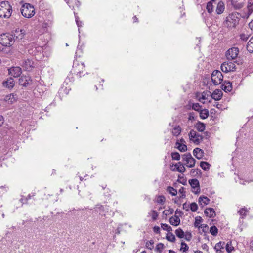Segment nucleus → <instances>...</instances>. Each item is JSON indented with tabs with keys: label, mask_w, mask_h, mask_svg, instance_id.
<instances>
[{
	"label": "nucleus",
	"mask_w": 253,
	"mask_h": 253,
	"mask_svg": "<svg viewBox=\"0 0 253 253\" xmlns=\"http://www.w3.org/2000/svg\"><path fill=\"white\" fill-rule=\"evenodd\" d=\"M240 17H242L241 12L231 13L226 18L223 24L225 27L234 28L238 24Z\"/></svg>",
	"instance_id": "nucleus-1"
},
{
	"label": "nucleus",
	"mask_w": 253,
	"mask_h": 253,
	"mask_svg": "<svg viewBox=\"0 0 253 253\" xmlns=\"http://www.w3.org/2000/svg\"><path fill=\"white\" fill-rule=\"evenodd\" d=\"M13 11L12 6L7 1L0 2V17L9 18Z\"/></svg>",
	"instance_id": "nucleus-2"
},
{
	"label": "nucleus",
	"mask_w": 253,
	"mask_h": 253,
	"mask_svg": "<svg viewBox=\"0 0 253 253\" xmlns=\"http://www.w3.org/2000/svg\"><path fill=\"white\" fill-rule=\"evenodd\" d=\"M14 42V37L12 34L3 33L0 36V43L5 46H10Z\"/></svg>",
	"instance_id": "nucleus-3"
},
{
	"label": "nucleus",
	"mask_w": 253,
	"mask_h": 253,
	"mask_svg": "<svg viewBox=\"0 0 253 253\" xmlns=\"http://www.w3.org/2000/svg\"><path fill=\"white\" fill-rule=\"evenodd\" d=\"M21 13L26 18H31L35 14L34 7L29 3H25L21 8Z\"/></svg>",
	"instance_id": "nucleus-4"
},
{
	"label": "nucleus",
	"mask_w": 253,
	"mask_h": 253,
	"mask_svg": "<svg viewBox=\"0 0 253 253\" xmlns=\"http://www.w3.org/2000/svg\"><path fill=\"white\" fill-rule=\"evenodd\" d=\"M223 75L219 70L213 71L211 75V81L215 85L220 84L223 81Z\"/></svg>",
	"instance_id": "nucleus-5"
},
{
	"label": "nucleus",
	"mask_w": 253,
	"mask_h": 253,
	"mask_svg": "<svg viewBox=\"0 0 253 253\" xmlns=\"http://www.w3.org/2000/svg\"><path fill=\"white\" fill-rule=\"evenodd\" d=\"M32 84V80L29 75H23L18 79V84L26 88Z\"/></svg>",
	"instance_id": "nucleus-6"
},
{
	"label": "nucleus",
	"mask_w": 253,
	"mask_h": 253,
	"mask_svg": "<svg viewBox=\"0 0 253 253\" xmlns=\"http://www.w3.org/2000/svg\"><path fill=\"white\" fill-rule=\"evenodd\" d=\"M182 161L184 165L189 168H192L195 166L196 160L192 157L189 153L184 154L182 156Z\"/></svg>",
	"instance_id": "nucleus-7"
},
{
	"label": "nucleus",
	"mask_w": 253,
	"mask_h": 253,
	"mask_svg": "<svg viewBox=\"0 0 253 253\" xmlns=\"http://www.w3.org/2000/svg\"><path fill=\"white\" fill-rule=\"evenodd\" d=\"M253 11V0H248L247 8L241 12V16L244 19H247Z\"/></svg>",
	"instance_id": "nucleus-8"
},
{
	"label": "nucleus",
	"mask_w": 253,
	"mask_h": 253,
	"mask_svg": "<svg viewBox=\"0 0 253 253\" xmlns=\"http://www.w3.org/2000/svg\"><path fill=\"white\" fill-rule=\"evenodd\" d=\"M234 63L229 61L224 62L221 65V70L222 72L227 73L234 72L236 70Z\"/></svg>",
	"instance_id": "nucleus-9"
},
{
	"label": "nucleus",
	"mask_w": 253,
	"mask_h": 253,
	"mask_svg": "<svg viewBox=\"0 0 253 253\" xmlns=\"http://www.w3.org/2000/svg\"><path fill=\"white\" fill-rule=\"evenodd\" d=\"M190 140L196 144H199L203 140L201 135L198 134L195 130H191L188 134Z\"/></svg>",
	"instance_id": "nucleus-10"
},
{
	"label": "nucleus",
	"mask_w": 253,
	"mask_h": 253,
	"mask_svg": "<svg viewBox=\"0 0 253 253\" xmlns=\"http://www.w3.org/2000/svg\"><path fill=\"white\" fill-rule=\"evenodd\" d=\"M239 52V50L237 47H232L229 49L226 52V56L228 60H232L235 59Z\"/></svg>",
	"instance_id": "nucleus-11"
},
{
	"label": "nucleus",
	"mask_w": 253,
	"mask_h": 253,
	"mask_svg": "<svg viewBox=\"0 0 253 253\" xmlns=\"http://www.w3.org/2000/svg\"><path fill=\"white\" fill-rule=\"evenodd\" d=\"M8 73L11 77L17 78L21 74L22 69L19 66H12L8 69Z\"/></svg>",
	"instance_id": "nucleus-12"
},
{
	"label": "nucleus",
	"mask_w": 253,
	"mask_h": 253,
	"mask_svg": "<svg viewBox=\"0 0 253 253\" xmlns=\"http://www.w3.org/2000/svg\"><path fill=\"white\" fill-rule=\"evenodd\" d=\"M235 77L236 78L235 81H233L232 82H230L229 81H225L224 82V84L222 85V89H223L225 92H230L232 89V83L235 82V84H236V82H238L240 80V78L239 75H235Z\"/></svg>",
	"instance_id": "nucleus-13"
},
{
	"label": "nucleus",
	"mask_w": 253,
	"mask_h": 253,
	"mask_svg": "<svg viewBox=\"0 0 253 253\" xmlns=\"http://www.w3.org/2000/svg\"><path fill=\"white\" fill-rule=\"evenodd\" d=\"M21 65L25 71L29 72L34 67V62L29 59H24Z\"/></svg>",
	"instance_id": "nucleus-14"
},
{
	"label": "nucleus",
	"mask_w": 253,
	"mask_h": 253,
	"mask_svg": "<svg viewBox=\"0 0 253 253\" xmlns=\"http://www.w3.org/2000/svg\"><path fill=\"white\" fill-rule=\"evenodd\" d=\"M25 31L24 29H17L15 30L13 34H12L14 37V41H19L23 39L25 35Z\"/></svg>",
	"instance_id": "nucleus-15"
},
{
	"label": "nucleus",
	"mask_w": 253,
	"mask_h": 253,
	"mask_svg": "<svg viewBox=\"0 0 253 253\" xmlns=\"http://www.w3.org/2000/svg\"><path fill=\"white\" fill-rule=\"evenodd\" d=\"M15 81L12 77L8 78L2 83L3 86L9 89H12L15 86Z\"/></svg>",
	"instance_id": "nucleus-16"
},
{
	"label": "nucleus",
	"mask_w": 253,
	"mask_h": 253,
	"mask_svg": "<svg viewBox=\"0 0 253 253\" xmlns=\"http://www.w3.org/2000/svg\"><path fill=\"white\" fill-rule=\"evenodd\" d=\"M189 184L191 187L195 189L193 191L195 194L199 193L200 191L199 182L197 179H192L189 181Z\"/></svg>",
	"instance_id": "nucleus-17"
},
{
	"label": "nucleus",
	"mask_w": 253,
	"mask_h": 253,
	"mask_svg": "<svg viewBox=\"0 0 253 253\" xmlns=\"http://www.w3.org/2000/svg\"><path fill=\"white\" fill-rule=\"evenodd\" d=\"M222 95L223 93L221 90L216 89L212 93L211 96L212 99L217 101L219 100L221 98Z\"/></svg>",
	"instance_id": "nucleus-18"
},
{
	"label": "nucleus",
	"mask_w": 253,
	"mask_h": 253,
	"mask_svg": "<svg viewBox=\"0 0 253 253\" xmlns=\"http://www.w3.org/2000/svg\"><path fill=\"white\" fill-rule=\"evenodd\" d=\"M174 166L176 169V170L180 173H183L186 170V169L184 167L183 164L180 162L176 163ZM172 170V171H175V169H173Z\"/></svg>",
	"instance_id": "nucleus-19"
},
{
	"label": "nucleus",
	"mask_w": 253,
	"mask_h": 253,
	"mask_svg": "<svg viewBox=\"0 0 253 253\" xmlns=\"http://www.w3.org/2000/svg\"><path fill=\"white\" fill-rule=\"evenodd\" d=\"M205 214L209 217H214L216 215L214 210L212 208H208L204 211Z\"/></svg>",
	"instance_id": "nucleus-20"
},
{
	"label": "nucleus",
	"mask_w": 253,
	"mask_h": 253,
	"mask_svg": "<svg viewBox=\"0 0 253 253\" xmlns=\"http://www.w3.org/2000/svg\"><path fill=\"white\" fill-rule=\"evenodd\" d=\"M193 155L198 159H201L203 157V151L199 148H196L193 150Z\"/></svg>",
	"instance_id": "nucleus-21"
},
{
	"label": "nucleus",
	"mask_w": 253,
	"mask_h": 253,
	"mask_svg": "<svg viewBox=\"0 0 253 253\" xmlns=\"http://www.w3.org/2000/svg\"><path fill=\"white\" fill-rule=\"evenodd\" d=\"M170 223L174 226H178L180 222V219L178 216L177 215H174V216L171 217L169 220Z\"/></svg>",
	"instance_id": "nucleus-22"
},
{
	"label": "nucleus",
	"mask_w": 253,
	"mask_h": 253,
	"mask_svg": "<svg viewBox=\"0 0 253 253\" xmlns=\"http://www.w3.org/2000/svg\"><path fill=\"white\" fill-rule=\"evenodd\" d=\"M225 9L224 3L222 1H219L216 8V12L218 14H220L223 12Z\"/></svg>",
	"instance_id": "nucleus-23"
},
{
	"label": "nucleus",
	"mask_w": 253,
	"mask_h": 253,
	"mask_svg": "<svg viewBox=\"0 0 253 253\" xmlns=\"http://www.w3.org/2000/svg\"><path fill=\"white\" fill-rule=\"evenodd\" d=\"M5 99L6 101L12 103L17 100V95L14 93H11L6 96Z\"/></svg>",
	"instance_id": "nucleus-24"
},
{
	"label": "nucleus",
	"mask_w": 253,
	"mask_h": 253,
	"mask_svg": "<svg viewBox=\"0 0 253 253\" xmlns=\"http://www.w3.org/2000/svg\"><path fill=\"white\" fill-rule=\"evenodd\" d=\"M175 147L180 152H185L187 150L186 145L184 143H181L178 141L175 143Z\"/></svg>",
	"instance_id": "nucleus-25"
},
{
	"label": "nucleus",
	"mask_w": 253,
	"mask_h": 253,
	"mask_svg": "<svg viewBox=\"0 0 253 253\" xmlns=\"http://www.w3.org/2000/svg\"><path fill=\"white\" fill-rule=\"evenodd\" d=\"M205 125L201 123L200 122H198L195 125V128L197 129V130L200 132H203L205 129Z\"/></svg>",
	"instance_id": "nucleus-26"
},
{
	"label": "nucleus",
	"mask_w": 253,
	"mask_h": 253,
	"mask_svg": "<svg viewBox=\"0 0 253 253\" xmlns=\"http://www.w3.org/2000/svg\"><path fill=\"white\" fill-rule=\"evenodd\" d=\"M209 115V111L208 109H204L200 111V117L202 119H206Z\"/></svg>",
	"instance_id": "nucleus-27"
},
{
	"label": "nucleus",
	"mask_w": 253,
	"mask_h": 253,
	"mask_svg": "<svg viewBox=\"0 0 253 253\" xmlns=\"http://www.w3.org/2000/svg\"><path fill=\"white\" fill-rule=\"evenodd\" d=\"M210 199L206 196H200L199 198V203L200 205H202L203 203L204 205H206L209 204Z\"/></svg>",
	"instance_id": "nucleus-28"
},
{
	"label": "nucleus",
	"mask_w": 253,
	"mask_h": 253,
	"mask_svg": "<svg viewBox=\"0 0 253 253\" xmlns=\"http://www.w3.org/2000/svg\"><path fill=\"white\" fill-rule=\"evenodd\" d=\"M225 244V242L220 241L216 244L214 248L216 250V252L218 253L219 251H221L220 249H224Z\"/></svg>",
	"instance_id": "nucleus-29"
},
{
	"label": "nucleus",
	"mask_w": 253,
	"mask_h": 253,
	"mask_svg": "<svg viewBox=\"0 0 253 253\" xmlns=\"http://www.w3.org/2000/svg\"><path fill=\"white\" fill-rule=\"evenodd\" d=\"M248 212L249 211L247 208H242L238 211V213L240 214L242 218H244L246 216Z\"/></svg>",
	"instance_id": "nucleus-30"
},
{
	"label": "nucleus",
	"mask_w": 253,
	"mask_h": 253,
	"mask_svg": "<svg viewBox=\"0 0 253 253\" xmlns=\"http://www.w3.org/2000/svg\"><path fill=\"white\" fill-rule=\"evenodd\" d=\"M247 49L250 53H253V36L250 39L247 45Z\"/></svg>",
	"instance_id": "nucleus-31"
},
{
	"label": "nucleus",
	"mask_w": 253,
	"mask_h": 253,
	"mask_svg": "<svg viewBox=\"0 0 253 253\" xmlns=\"http://www.w3.org/2000/svg\"><path fill=\"white\" fill-rule=\"evenodd\" d=\"M181 132V128L179 126H176L173 129L172 133L174 136H178Z\"/></svg>",
	"instance_id": "nucleus-32"
},
{
	"label": "nucleus",
	"mask_w": 253,
	"mask_h": 253,
	"mask_svg": "<svg viewBox=\"0 0 253 253\" xmlns=\"http://www.w3.org/2000/svg\"><path fill=\"white\" fill-rule=\"evenodd\" d=\"M200 166L204 170L207 171L209 169L210 165L207 162L202 161L200 162Z\"/></svg>",
	"instance_id": "nucleus-33"
},
{
	"label": "nucleus",
	"mask_w": 253,
	"mask_h": 253,
	"mask_svg": "<svg viewBox=\"0 0 253 253\" xmlns=\"http://www.w3.org/2000/svg\"><path fill=\"white\" fill-rule=\"evenodd\" d=\"M166 239L169 241L174 242L175 241V237L173 233L169 232L166 235Z\"/></svg>",
	"instance_id": "nucleus-34"
},
{
	"label": "nucleus",
	"mask_w": 253,
	"mask_h": 253,
	"mask_svg": "<svg viewBox=\"0 0 253 253\" xmlns=\"http://www.w3.org/2000/svg\"><path fill=\"white\" fill-rule=\"evenodd\" d=\"M167 191L172 196H176L177 194V190L171 186H168L167 188Z\"/></svg>",
	"instance_id": "nucleus-35"
},
{
	"label": "nucleus",
	"mask_w": 253,
	"mask_h": 253,
	"mask_svg": "<svg viewBox=\"0 0 253 253\" xmlns=\"http://www.w3.org/2000/svg\"><path fill=\"white\" fill-rule=\"evenodd\" d=\"M234 248L232 246V242L231 241L227 242L226 245V250L228 253H230L233 251Z\"/></svg>",
	"instance_id": "nucleus-36"
},
{
	"label": "nucleus",
	"mask_w": 253,
	"mask_h": 253,
	"mask_svg": "<svg viewBox=\"0 0 253 253\" xmlns=\"http://www.w3.org/2000/svg\"><path fill=\"white\" fill-rule=\"evenodd\" d=\"M203 221L202 218L200 216H197L195 218L194 226L195 227L200 228V225Z\"/></svg>",
	"instance_id": "nucleus-37"
},
{
	"label": "nucleus",
	"mask_w": 253,
	"mask_h": 253,
	"mask_svg": "<svg viewBox=\"0 0 253 253\" xmlns=\"http://www.w3.org/2000/svg\"><path fill=\"white\" fill-rule=\"evenodd\" d=\"M232 5L236 9H240L243 6V4L238 1H232Z\"/></svg>",
	"instance_id": "nucleus-38"
},
{
	"label": "nucleus",
	"mask_w": 253,
	"mask_h": 253,
	"mask_svg": "<svg viewBox=\"0 0 253 253\" xmlns=\"http://www.w3.org/2000/svg\"><path fill=\"white\" fill-rule=\"evenodd\" d=\"M175 233L178 237L180 238H182L184 237V232L181 228L176 229L175 231Z\"/></svg>",
	"instance_id": "nucleus-39"
},
{
	"label": "nucleus",
	"mask_w": 253,
	"mask_h": 253,
	"mask_svg": "<svg viewBox=\"0 0 253 253\" xmlns=\"http://www.w3.org/2000/svg\"><path fill=\"white\" fill-rule=\"evenodd\" d=\"M210 232L213 236H216L218 233V229L215 226H212L210 228Z\"/></svg>",
	"instance_id": "nucleus-40"
},
{
	"label": "nucleus",
	"mask_w": 253,
	"mask_h": 253,
	"mask_svg": "<svg viewBox=\"0 0 253 253\" xmlns=\"http://www.w3.org/2000/svg\"><path fill=\"white\" fill-rule=\"evenodd\" d=\"M206 8L209 13H211V12H213V6L212 5V3L211 1L207 3Z\"/></svg>",
	"instance_id": "nucleus-41"
},
{
	"label": "nucleus",
	"mask_w": 253,
	"mask_h": 253,
	"mask_svg": "<svg viewBox=\"0 0 253 253\" xmlns=\"http://www.w3.org/2000/svg\"><path fill=\"white\" fill-rule=\"evenodd\" d=\"M161 227L164 230L167 231L168 232H169L172 230L171 227L169 226L167 224L162 223Z\"/></svg>",
	"instance_id": "nucleus-42"
},
{
	"label": "nucleus",
	"mask_w": 253,
	"mask_h": 253,
	"mask_svg": "<svg viewBox=\"0 0 253 253\" xmlns=\"http://www.w3.org/2000/svg\"><path fill=\"white\" fill-rule=\"evenodd\" d=\"M185 188L183 187H181L179 189V193L180 194V198H184L186 196Z\"/></svg>",
	"instance_id": "nucleus-43"
},
{
	"label": "nucleus",
	"mask_w": 253,
	"mask_h": 253,
	"mask_svg": "<svg viewBox=\"0 0 253 253\" xmlns=\"http://www.w3.org/2000/svg\"><path fill=\"white\" fill-rule=\"evenodd\" d=\"M171 157L173 160H179L180 155L178 152H173L171 153Z\"/></svg>",
	"instance_id": "nucleus-44"
},
{
	"label": "nucleus",
	"mask_w": 253,
	"mask_h": 253,
	"mask_svg": "<svg viewBox=\"0 0 253 253\" xmlns=\"http://www.w3.org/2000/svg\"><path fill=\"white\" fill-rule=\"evenodd\" d=\"M166 200V198L164 196H158L157 199V202L159 204H163Z\"/></svg>",
	"instance_id": "nucleus-45"
},
{
	"label": "nucleus",
	"mask_w": 253,
	"mask_h": 253,
	"mask_svg": "<svg viewBox=\"0 0 253 253\" xmlns=\"http://www.w3.org/2000/svg\"><path fill=\"white\" fill-rule=\"evenodd\" d=\"M190 210L193 212H195L198 209V206L196 203H192L190 205Z\"/></svg>",
	"instance_id": "nucleus-46"
},
{
	"label": "nucleus",
	"mask_w": 253,
	"mask_h": 253,
	"mask_svg": "<svg viewBox=\"0 0 253 253\" xmlns=\"http://www.w3.org/2000/svg\"><path fill=\"white\" fill-rule=\"evenodd\" d=\"M164 248V244L163 243H160L157 245L156 250L159 253H161Z\"/></svg>",
	"instance_id": "nucleus-47"
},
{
	"label": "nucleus",
	"mask_w": 253,
	"mask_h": 253,
	"mask_svg": "<svg viewBox=\"0 0 253 253\" xmlns=\"http://www.w3.org/2000/svg\"><path fill=\"white\" fill-rule=\"evenodd\" d=\"M192 107V109L195 111H200L201 110V106L198 103H193Z\"/></svg>",
	"instance_id": "nucleus-48"
},
{
	"label": "nucleus",
	"mask_w": 253,
	"mask_h": 253,
	"mask_svg": "<svg viewBox=\"0 0 253 253\" xmlns=\"http://www.w3.org/2000/svg\"><path fill=\"white\" fill-rule=\"evenodd\" d=\"M153 244H154L153 241L152 240H151L146 242V246L148 249H149L150 250H152V249L153 248Z\"/></svg>",
	"instance_id": "nucleus-49"
},
{
	"label": "nucleus",
	"mask_w": 253,
	"mask_h": 253,
	"mask_svg": "<svg viewBox=\"0 0 253 253\" xmlns=\"http://www.w3.org/2000/svg\"><path fill=\"white\" fill-rule=\"evenodd\" d=\"M181 245V247L180 248L181 251H183V252H186V251H187L188 250L189 247L185 243L182 242Z\"/></svg>",
	"instance_id": "nucleus-50"
},
{
	"label": "nucleus",
	"mask_w": 253,
	"mask_h": 253,
	"mask_svg": "<svg viewBox=\"0 0 253 253\" xmlns=\"http://www.w3.org/2000/svg\"><path fill=\"white\" fill-rule=\"evenodd\" d=\"M151 216L153 220L155 221L157 220L158 216V213L156 211L152 210Z\"/></svg>",
	"instance_id": "nucleus-51"
},
{
	"label": "nucleus",
	"mask_w": 253,
	"mask_h": 253,
	"mask_svg": "<svg viewBox=\"0 0 253 253\" xmlns=\"http://www.w3.org/2000/svg\"><path fill=\"white\" fill-rule=\"evenodd\" d=\"M208 93H209L210 94L211 93L210 92H205V91H204L202 93V96L199 99V100L200 101V102H202V100H205L207 99L206 98V95H208Z\"/></svg>",
	"instance_id": "nucleus-52"
},
{
	"label": "nucleus",
	"mask_w": 253,
	"mask_h": 253,
	"mask_svg": "<svg viewBox=\"0 0 253 253\" xmlns=\"http://www.w3.org/2000/svg\"><path fill=\"white\" fill-rule=\"evenodd\" d=\"M249 38V35L242 33L240 35V38L243 41H247Z\"/></svg>",
	"instance_id": "nucleus-53"
},
{
	"label": "nucleus",
	"mask_w": 253,
	"mask_h": 253,
	"mask_svg": "<svg viewBox=\"0 0 253 253\" xmlns=\"http://www.w3.org/2000/svg\"><path fill=\"white\" fill-rule=\"evenodd\" d=\"M153 230H154V232H155L156 233L159 234L160 233V229L159 226H154L153 228Z\"/></svg>",
	"instance_id": "nucleus-54"
},
{
	"label": "nucleus",
	"mask_w": 253,
	"mask_h": 253,
	"mask_svg": "<svg viewBox=\"0 0 253 253\" xmlns=\"http://www.w3.org/2000/svg\"><path fill=\"white\" fill-rule=\"evenodd\" d=\"M189 206L188 204H187L186 203H185L183 204V209L185 210L186 211H189Z\"/></svg>",
	"instance_id": "nucleus-55"
},
{
	"label": "nucleus",
	"mask_w": 253,
	"mask_h": 253,
	"mask_svg": "<svg viewBox=\"0 0 253 253\" xmlns=\"http://www.w3.org/2000/svg\"><path fill=\"white\" fill-rule=\"evenodd\" d=\"M200 171V169H192L191 171V173H192V174H194L195 172L196 173V174H198V173Z\"/></svg>",
	"instance_id": "nucleus-56"
},
{
	"label": "nucleus",
	"mask_w": 253,
	"mask_h": 253,
	"mask_svg": "<svg viewBox=\"0 0 253 253\" xmlns=\"http://www.w3.org/2000/svg\"><path fill=\"white\" fill-rule=\"evenodd\" d=\"M4 118L2 116L0 115V126H1L4 123Z\"/></svg>",
	"instance_id": "nucleus-57"
},
{
	"label": "nucleus",
	"mask_w": 253,
	"mask_h": 253,
	"mask_svg": "<svg viewBox=\"0 0 253 253\" xmlns=\"http://www.w3.org/2000/svg\"><path fill=\"white\" fill-rule=\"evenodd\" d=\"M249 26L251 30H253V21H251L249 24Z\"/></svg>",
	"instance_id": "nucleus-58"
},
{
	"label": "nucleus",
	"mask_w": 253,
	"mask_h": 253,
	"mask_svg": "<svg viewBox=\"0 0 253 253\" xmlns=\"http://www.w3.org/2000/svg\"><path fill=\"white\" fill-rule=\"evenodd\" d=\"M214 106L217 107V108H220L221 107V105L219 104L218 103H216Z\"/></svg>",
	"instance_id": "nucleus-59"
},
{
	"label": "nucleus",
	"mask_w": 253,
	"mask_h": 253,
	"mask_svg": "<svg viewBox=\"0 0 253 253\" xmlns=\"http://www.w3.org/2000/svg\"><path fill=\"white\" fill-rule=\"evenodd\" d=\"M203 248L204 249H206L207 250V251L208 250V246L206 244H204L203 245Z\"/></svg>",
	"instance_id": "nucleus-60"
},
{
	"label": "nucleus",
	"mask_w": 253,
	"mask_h": 253,
	"mask_svg": "<svg viewBox=\"0 0 253 253\" xmlns=\"http://www.w3.org/2000/svg\"><path fill=\"white\" fill-rule=\"evenodd\" d=\"M200 227L203 228H208V226L205 224H201L200 226Z\"/></svg>",
	"instance_id": "nucleus-61"
},
{
	"label": "nucleus",
	"mask_w": 253,
	"mask_h": 253,
	"mask_svg": "<svg viewBox=\"0 0 253 253\" xmlns=\"http://www.w3.org/2000/svg\"><path fill=\"white\" fill-rule=\"evenodd\" d=\"M180 182L182 184L184 185L186 183V180L185 179H183L182 181H180Z\"/></svg>",
	"instance_id": "nucleus-62"
},
{
	"label": "nucleus",
	"mask_w": 253,
	"mask_h": 253,
	"mask_svg": "<svg viewBox=\"0 0 253 253\" xmlns=\"http://www.w3.org/2000/svg\"><path fill=\"white\" fill-rule=\"evenodd\" d=\"M168 211L169 212L170 214H172L173 212V210L172 209H169Z\"/></svg>",
	"instance_id": "nucleus-63"
},
{
	"label": "nucleus",
	"mask_w": 253,
	"mask_h": 253,
	"mask_svg": "<svg viewBox=\"0 0 253 253\" xmlns=\"http://www.w3.org/2000/svg\"><path fill=\"white\" fill-rule=\"evenodd\" d=\"M179 142L181 143H183L184 142H185V141L184 140V139L183 138H181L179 140Z\"/></svg>",
	"instance_id": "nucleus-64"
}]
</instances>
